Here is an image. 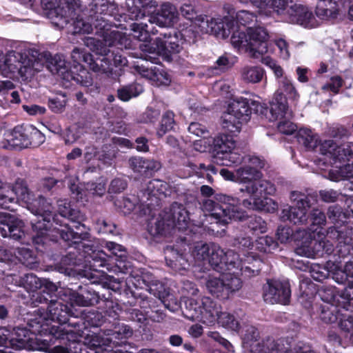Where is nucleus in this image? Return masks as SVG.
<instances>
[{"label":"nucleus","mask_w":353,"mask_h":353,"mask_svg":"<svg viewBox=\"0 0 353 353\" xmlns=\"http://www.w3.org/2000/svg\"><path fill=\"white\" fill-rule=\"evenodd\" d=\"M216 200L218 203L204 199L201 207L210 218L216 220V223L225 225L232 220L242 221L246 217L245 212L239 208L240 200L238 198L219 194Z\"/></svg>","instance_id":"nucleus-5"},{"label":"nucleus","mask_w":353,"mask_h":353,"mask_svg":"<svg viewBox=\"0 0 353 353\" xmlns=\"http://www.w3.org/2000/svg\"><path fill=\"white\" fill-rule=\"evenodd\" d=\"M216 307L218 310L216 315V321L223 327L232 331L239 332L241 330L239 321L234 316L227 312H221V306L216 303Z\"/></svg>","instance_id":"nucleus-34"},{"label":"nucleus","mask_w":353,"mask_h":353,"mask_svg":"<svg viewBox=\"0 0 353 353\" xmlns=\"http://www.w3.org/2000/svg\"><path fill=\"white\" fill-rule=\"evenodd\" d=\"M278 345L272 338H267L253 346L252 353H277Z\"/></svg>","instance_id":"nucleus-49"},{"label":"nucleus","mask_w":353,"mask_h":353,"mask_svg":"<svg viewBox=\"0 0 353 353\" xmlns=\"http://www.w3.org/2000/svg\"><path fill=\"white\" fill-rule=\"evenodd\" d=\"M168 184L159 179H153L150 181L148 185L146 191L150 200V203L145 201V205L148 207V213L150 214L154 208V204L159 205V200L161 195L166 196L168 194Z\"/></svg>","instance_id":"nucleus-27"},{"label":"nucleus","mask_w":353,"mask_h":353,"mask_svg":"<svg viewBox=\"0 0 353 353\" xmlns=\"http://www.w3.org/2000/svg\"><path fill=\"white\" fill-rule=\"evenodd\" d=\"M152 83L159 86L161 85H167L170 82L169 75L162 70L157 68L154 74L152 77Z\"/></svg>","instance_id":"nucleus-64"},{"label":"nucleus","mask_w":353,"mask_h":353,"mask_svg":"<svg viewBox=\"0 0 353 353\" xmlns=\"http://www.w3.org/2000/svg\"><path fill=\"white\" fill-rule=\"evenodd\" d=\"M48 318L53 321L63 324L67 323L72 315L71 310L61 301H50L48 306Z\"/></svg>","instance_id":"nucleus-31"},{"label":"nucleus","mask_w":353,"mask_h":353,"mask_svg":"<svg viewBox=\"0 0 353 353\" xmlns=\"http://www.w3.org/2000/svg\"><path fill=\"white\" fill-rule=\"evenodd\" d=\"M95 28L97 34L103 38L104 43L93 37H86L84 44L96 54L108 56L110 50L108 47L118 46L120 48H131V41L125 33L117 30H111L110 26L103 17H96Z\"/></svg>","instance_id":"nucleus-4"},{"label":"nucleus","mask_w":353,"mask_h":353,"mask_svg":"<svg viewBox=\"0 0 353 353\" xmlns=\"http://www.w3.org/2000/svg\"><path fill=\"white\" fill-rule=\"evenodd\" d=\"M93 0H41L44 9L49 10V14L53 17L63 19L65 23L69 19H72L75 11L80 9L83 11V7L89 6L91 10L96 5L92 4Z\"/></svg>","instance_id":"nucleus-13"},{"label":"nucleus","mask_w":353,"mask_h":353,"mask_svg":"<svg viewBox=\"0 0 353 353\" xmlns=\"http://www.w3.org/2000/svg\"><path fill=\"white\" fill-rule=\"evenodd\" d=\"M331 235L336 236V252L341 257L353 255V231L352 228L345 230H332Z\"/></svg>","instance_id":"nucleus-26"},{"label":"nucleus","mask_w":353,"mask_h":353,"mask_svg":"<svg viewBox=\"0 0 353 353\" xmlns=\"http://www.w3.org/2000/svg\"><path fill=\"white\" fill-rule=\"evenodd\" d=\"M189 224L188 212L183 205L174 203L170 208L160 213L154 222L150 223L149 232L153 236H157L163 234L167 230L174 228L185 230Z\"/></svg>","instance_id":"nucleus-7"},{"label":"nucleus","mask_w":353,"mask_h":353,"mask_svg":"<svg viewBox=\"0 0 353 353\" xmlns=\"http://www.w3.org/2000/svg\"><path fill=\"white\" fill-rule=\"evenodd\" d=\"M79 124L68 127L62 134L65 144H72L77 141L81 136Z\"/></svg>","instance_id":"nucleus-53"},{"label":"nucleus","mask_w":353,"mask_h":353,"mask_svg":"<svg viewBox=\"0 0 353 353\" xmlns=\"http://www.w3.org/2000/svg\"><path fill=\"white\" fill-rule=\"evenodd\" d=\"M58 211L63 217L69 219L73 223V228L77 230L85 228V225L81 222L84 220L83 215L80 211L72 209L67 199H60L57 201Z\"/></svg>","instance_id":"nucleus-29"},{"label":"nucleus","mask_w":353,"mask_h":353,"mask_svg":"<svg viewBox=\"0 0 353 353\" xmlns=\"http://www.w3.org/2000/svg\"><path fill=\"white\" fill-rule=\"evenodd\" d=\"M241 336L245 348L251 352L253 346L259 342L260 334L256 327L252 325H245L241 331Z\"/></svg>","instance_id":"nucleus-35"},{"label":"nucleus","mask_w":353,"mask_h":353,"mask_svg":"<svg viewBox=\"0 0 353 353\" xmlns=\"http://www.w3.org/2000/svg\"><path fill=\"white\" fill-rule=\"evenodd\" d=\"M192 254L196 262L202 263L203 265L208 264L219 272L223 271L225 259L237 258L234 251L232 250L224 251L215 243H197Z\"/></svg>","instance_id":"nucleus-10"},{"label":"nucleus","mask_w":353,"mask_h":353,"mask_svg":"<svg viewBox=\"0 0 353 353\" xmlns=\"http://www.w3.org/2000/svg\"><path fill=\"white\" fill-rule=\"evenodd\" d=\"M28 132L30 147H37L44 142L45 136L37 128L32 125H28Z\"/></svg>","instance_id":"nucleus-54"},{"label":"nucleus","mask_w":353,"mask_h":353,"mask_svg":"<svg viewBox=\"0 0 353 353\" xmlns=\"http://www.w3.org/2000/svg\"><path fill=\"white\" fill-rule=\"evenodd\" d=\"M240 191L245 192L253 201L252 202L248 199H244L242 204L245 208L268 212H274L276 209V203L272 199L267 197L268 195H273L276 188L272 183L266 180L259 178L251 181L244 185Z\"/></svg>","instance_id":"nucleus-6"},{"label":"nucleus","mask_w":353,"mask_h":353,"mask_svg":"<svg viewBox=\"0 0 353 353\" xmlns=\"http://www.w3.org/2000/svg\"><path fill=\"white\" fill-rule=\"evenodd\" d=\"M291 294L288 282L270 280L263 285V299L265 302L274 304H287Z\"/></svg>","instance_id":"nucleus-19"},{"label":"nucleus","mask_w":353,"mask_h":353,"mask_svg":"<svg viewBox=\"0 0 353 353\" xmlns=\"http://www.w3.org/2000/svg\"><path fill=\"white\" fill-rule=\"evenodd\" d=\"M250 2L257 7L261 12L269 15L272 11L279 14L286 16V11L292 3V0H250Z\"/></svg>","instance_id":"nucleus-28"},{"label":"nucleus","mask_w":353,"mask_h":353,"mask_svg":"<svg viewBox=\"0 0 353 353\" xmlns=\"http://www.w3.org/2000/svg\"><path fill=\"white\" fill-rule=\"evenodd\" d=\"M68 301L72 306L87 307L90 305V299H85L76 292H69Z\"/></svg>","instance_id":"nucleus-61"},{"label":"nucleus","mask_w":353,"mask_h":353,"mask_svg":"<svg viewBox=\"0 0 353 353\" xmlns=\"http://www.w3.org/2000/svg\"><path fill=\"white\" fill-rule=\"evenodd\" d=\"M323 239H325L323 228H319L317 232L313 231L310 234V240L303 241L301 245L296 249V252L299 255L308 258H314L316 255H322L323 254Z\"/></svg>","instance_id":"nucleus-23"},{"label":"nucleus","mask_w":353,"mask_h":353,"mask_svg":"<svg viewBox=\"0 0 353 353\" xmlns=\"http://www.w3.org/2000/svg\"><path fill=\"white\" fill-rule=\"evenodd\" d=\"M272 119L273 120H280L278 123L277 128L279 132L285 134H292L297 130V126L295 123L290 121V119L292 118L293 114H292V117L288 118L286 117H279L276 118L272 114Z\"/></svg>","instance_id":"nucleus-52"},{"label":"nucleus","mask_w":353,"mask_h":353,"mask_svg":"<svg viewBox=\"0 0 353 353\" xmlns=\"http://www.w3.org/2000/svg\"><path fill=\"white\" fill-rule=\"evenodd\" d=\"M319 152L324 160L329 161L332 169L328 177L334 181L344 179L353 165V143L348 142L337 145L332 140H324L319 145Z\"/></svg>","instance_id":"nucleus-2"},{"label":"nucleus","mask_w":353,"mask_h":353,"mask_svg":"<svg viewBox=\"0 0 353 353\" xmlns=\"http://www.w3.org/2000/svg\"><path fill=\"white\" fill-rule=\"evenodd\" d=\"M352 0H318L315 14L321 20L336 19L352 3Z\"/></svg>","instance_id":"nucleus-20"},{"label":"nucleus","mask_w":353,"mask_h":353,"mask_svg":"<svg viewBox=\"0 0 353 353\" xmlns=\"http://www.w3.org/2000/svg\"><path fill=\"white\" fill-rule=\"evenodd\" d=\"M14 195L27 204V207L34 199L30 192L26 183L23 180H17L11 189L9 186H2L0 181V205L5 209H10V203L14 201Z\"/></svg>","instance_id":"nucleus-16"},{"label":"nucleus","mask_w":353,"mask_h":353,"mask_svg":"<svg viewBox=\"0 0 353 353\" xmlns=\"http://www.w3.org/2000/svg\"><path fill=\"white\" fill-rule=\"evenodd\" d=\"M52 206L51 203L48 202L43 196L39 195L37 198H34L28 206V209L32 213L39 215L42 218L43 222L39 220L32 223V229L34 234L33 235V242L37 245L46 244L50 240V234L48 233L47 225L50 221L52 216Z\"/></svg>","instance_id":"nucleus-9"},{"label":"nucleus","mask_w":353,"mask_h":353,"mask_svg":"<svg viewBox=\"0 0 353 353\" xmlns=\"http://www.w3.org/2000/svg\"><path fill=\"white\" fill-rule=\"evenodd\" d=\"M241 272L233 271L222 274L224 283L227 290H228V295L230 292L239 290L242 286V281L239 278Z\"/></svg>","instance_id":"nucleus-45"},{"label":"nucleus","mask_w":353,"mask_h":353,"mask_svg":"<svg viewBox=\"0 0 353 353\" xmlns=\"http://www.w3.org/2000/svg\"><path fill=\"white\" fill-rule=\"evenodd\" d=\"M243 158L237 152L231 150L224 154V158H220L218 163L225 166H231L233 164L243 163Z\"/></svg>","instance_id":"nucleus-58"},{"label":"nucleus","mask_w":353,"mask_h":353,"mask_svg":"<svg viewBox=\"0 0 353 353\" xmlns=\"http://www.w3.org/2000/svg\"><path fill=\"white\" fill-rule=\"evenodd\" d=\"M181 44L182 41L179 39L176 32L173 34L169 33L164 34L163 38L157 37L152 45H141V50L143 52L168 57L170 54L179 52L182 48Z\"/></svg>","instance_id":"nucleus-15"},{"label":"nucleus","mask_w":353,"mask_h":353,"mask_svg":"<svg viewBox=\"0 0 353 353\" xmlns=\"http://www.w3.org/2000/svg\"><path fill=\"white\" fill-rule=\"evenodd\" d=\"M214 149L216 151L214 157L216 162L219 163L220 158H224V154L235 148V141L231 136L221 134L214 139Z\"/></svg>","instance_id":"nucleus-32"},{"label":"nucleus","mask_w":353,"mask_h":353,"mask_svg":"<svg viewBox=\"0 0 353 353\" xmlns=\"http://www.w3.org/2000/svg\"><path fill=\"white\" fill-rule=\"evenodd\" d=\"M174 125V113L167 111L162 117L161 128L157 132L158 135L162 137L167 131L172 130Z\"/></svg>","instance_id":"nucleus-55"},{"label":"nucleus","mask_w":353,"mask_h":353,"mask_svg":"<svg viewBox=\"0 0 353 353\" xmlns=\"http://www.w3.org/2000/svg\"><path fill=\"white\" fill-rule=\"evenodd\" d=\"M291 199L296 201L294 206L282 210L281 218L294 224H304L307 220V211L310 205L307 198L301 193L292 192Z\"/></svg>","instance_id":"nucleus-18"},{"label":"nucleus","mask_w":353,"mask_h":353,"mask_svg":"<svg viewBox=\"0 0 353 353\" xmlns=\"http://www.w3.org/2000/svg\"><path fill=\"white\" fill-rule=\"evenodd\" d=\"M130 30L132 32L134 37L137 39L139 41L143 42V44H153V43H150V34H155L157 31L154 30V28L148 29V24L143 23H133L130 25ZM141 46V44L140 46Z\"/></svg>","instance_id":"nucleus-36"},{"label":"nucleus","mask_w":353,"mask_h":353,"mask_svg":"<svg viewBox=\"0 0 353 353\" xmlns=\"http://www.w3.org/2000/svg\"><path fill=\"white\" fill-rule=\"evenodd\" d=\"M101 334H88L84 339L83 343L89 349L95 351L96 353H99L100 349L103 346H109L112 343V339L107 336Z\"/></svg>","instance_id":"nucleus-40"},{"label":"nucleus","mask_w":353,"mask_h":353,"mask_svg":"<svg viewBox=\"0 0 353 353\" xmlns=\"http://www.w3.org/2000/svg\"><path fill=\"white\" fill-rule=\"evenodd\" d=\"M268 40L269 34L262 27L248 28L245 31L237 30L230 39L238 52L248 54L253 59H259L269 52Z\"/></svg>","instance_id":"nucleus-3"},{"label":"nucleus","mask_w":353,"mask_h":353,"mask_svg":"<svg viewBox=\"0 0 353 353\" xmlns=\"http://www.w3.org/2000/svg\"><path fill=\"white\" fill-rule=\"evenodd\" d=\"M48 325H44V327L47 330H49L50 334L51 336L50 339V341L54 343V341H52V339H69V335L71 334L69 331L65 330L62 326H51L50 327H46ZM46 332L44 330L43 333Z\"/></svg>","instance_id":"nucleus-57"},{"label":"nucleus","mask_w":353,"mask_h":353,"mask_svg":"<svg viewBox=\"0 0 353 353\" xmlns=\"http://www.w3.org/2000/svg\"><path fill=\"white\" fill-rule=\"evenodd\" d=\"M46 61V67L52 74H57L68 81L72 80L85 87L92 84V79L89 72L80 65L79 73L74 75L66 70L65 61L59 54L52 57L50 53L39 54L37 51H10L4 55L3 69L11 72L18 70L21 76L27 79L40 72Z\"/></svg>","instance_id":"nucleus-1"},{"label":"nucleus","mask_w":353,"mask_h":353,"mask_svg":"<svg viewBox=\"0 0 353 353\" xmlns=\"http://www.w3.org/2000/svg\"><path fill=\"white\" fill-rule=\"evenodd\" d=\"M206 287L209 292L216 297L226 299L229 296L222 275L220 278L210 277L207 281Z\"/></svg>","instance_id":"nucleus-38"},{"label":"nucleus","mask_w":353,"mask_h":353,"mask_svg":"<svg viewBox=\"0 0 353 353\" xmlns=\"http://www.w3.org/2000/svg\"><path fill=\"white\" fill-rule=\"evenodd\" d=\"M90 69L95 72L105 74L110 76L114 73V68L110 57H104L102 59H97L90 64Z\"/></svg>","instance_id":"nucleus-46"},{"label":"nucleus","mask_w":353,"mask_h":353,"mask_svg":"<svg viewBox=\"0 0 353 353\" xmlns=\"http://www.w3.org/2000/svg\"><path fill=\"white\" fill-rule=\"evenodd\" d=\"M248 226L254 232L264 233L267 230L265 221L261 217L256 216L248 218Z\"/></svg>","instance_id":"nucleus-56"},{"label":"nucleus","mask_w":353,"mask_h":353,"mask_svg":"<svg viewBox=\"0 0 353 353\" xmlns=\"http://www.w3.org/2000/svg\"><path fill=\"white\" fill-rule=\"evenodd\" d=\"M339 310L336 305L327 303L321 306L320 317L325 323H335L339 319Z\"/></svg>","instance_id":"nucleus-50"},{"label":"nucleus","mask_w":353,"mask_h":353,"mask_svg":"<svg viewBox=\"0 0 353 353\" xmlns=\"http://www.w3.org/2000/svg\"><path fill=\"white\" fill-rule=\"evenodd\" d=\"M296 137L300 143L309 149L319 148L320 143L323 142V141L319 139L317 134L313 133L312 130L305 128L300 129L298 131Z\"/></svg>","instance_id":"nucleus-39"},{"label":"nucleus","mask_w":353,"mask_h":353,"mask_svg":"<svg viewBox=\"0 0 353 353\" xmlns=\"http://www.w3.org/2000/svg\"><path fill=\"white\" fill-rule=\"evenodd\" d=\"M195 25L201 33H210L217 38L225 39L230 33L234 20L230 16L208 19L206 16L200 15L196 18Z\"/></svg>","instance_id":"nucleus-14"},{"label":"nucleus","mask_w":353,"mask_h":353,"mask_svg":"<svg viewBox=\"0 0 353 353\" xmlns=\"http://www.w3.org/2000/svg\"><path fill=\"white\" fill-rule=\"evenodd\" d=\"M184 315L190 319L198 320L205 324L214 323L218 310L216 303L209 297H189L184 301Z\"/></svg>","instance_id":"nucleus-11"},{"label":"nucleus","mask_w":353,"mask_h":353,"mask_svg":"<svg viewBox=\"0 0 353 353\" xmlns=\"http://www.w3.org/2000/svg\"><path fill=\"white\" fill-rule=\"evenodd\" d=\"M277 243L269 236L258 238L254 243V250L261 252H270L277 248Z\"/></svg>","instance_id":"nucleus-51"},{"label":"nucleus","mask_w":353,"mask_h":353,"mask_svg":"<svg viewBox=\"0 0 353 353\" xmlns=\"http://www.w3.org/2000/svg\"><path fill=\"white\" fill-rule=\"evenodd\" d=\"M286 17L293 23L299 24L305 28H315L318 21L312 11L302 4L291 5L286 11Z\"/></svg>","instance_id":"nucleus-21"},{"label":"nucleus","mask_w":353,"mask_h":353,"mask_svg":"<svg viewBox=\"0 0 353 353\" xmlns=\"http://www.w3.org/2000/svg\"><path fill=\"white\" fill-rule=\"evenodd\" d=\"M237 258H230L224 259V264H223V270H228L229 272L234 269V271L241 272V274H245L249 276L248 273L251 272V268L245 265V263H250L251 260L250 256L243 261L239 259V256L236 254Z\"/></svg>","instance_id":"nucleus-37"},{"label":"nucleus","mask_w":353,"mask_h":353,"mask_svg":"<svg viewBox=\"0 0 353 353\" xmlns=\"http://www.w3.org/2000/svg\"><path fill=\"white\" fill-rule=\"evenodd\" d=\"M265 70L259 65H245L240 70L241 79L246 83H257L262 81Z\"/></svg>","instance_id":"nucleus-33"},{"label":"nucleus","mask_w":353,"mask_h":353,"mask_svg":"<svg viewBox=\"0 0 353 353\" xmlns=\"http://www.w3.org/2000/svg\"><path fill=\"white\" fill-rule=\"evenodd\" d=\"M251 108L247 99H234L228 105L222 116L223 128L232 134L239 133L243 123L250 120Z\"/></svg>","instance_id":"nucleus-8"},{"label":"nucleus","mask_w":353,"mask_h":353,"mask_svg":"<svg viewBox=\"0 0 353 353\" xmlns=\"http://www.w3.org/2000/svg\"><path fill=\"white\" fill-rule=\"evenodd\" d=\"M105 247L115 256H118L119 259L115 266L109 268V264L107 263V255L103 251H99L93 256L94 262H99V266L105 267L108 271H113L114 272L127 273L128 269L130 268L129 263H125L126 251L124 248L116 243L110 241L106 242Z\"/></svg>","instance_id":"nucleus-17"},{"label":"nucleus","mask_w":353,"mask_h":353,"mask_svg":"<svg viewBox=\"0 0 353 353\" xmlns=\"http://www.w3.org/2000/svg\"><path fill=\"white\" fill-rule=\"evenodd\" d=\"M55 232L59 234L61 238L65 241L77 243L85 238L86 233L74 232L70 227L65 225L63 228H55Z\"/></svg>","instance_id":"nucleus-47"},{"label":"nucleus","mask_w":353,"mask_h":353,"mask_svg":"<svg viewBox=\"0 0 353 353\" xmlns=\"http://www.w3.org/2000/svg\"><path fill=\"white\" fill-rule=\"evenodd\" d=\"M286 97L296 102L299 100V94L292 81L284 77L279 81V88L270 103V113L276 118L292 117V112L288 110Z\"/></svg>","instance_id":"nucleus-12"},{"label":"nucleus","mask_w":353,"mask_h":353,"mask_svg":"<svg viewBox=\"0 0 353 353\" xmlns=\"http://www.w3.org/2000/svg\"><path fill=\"white\" fill-rule=\"evenodd\" d=\"M28 126L18 125L4 133V141L1 147L6 149H23L30 147L28 139Z\"/></svg>","instance_id":"nucleus-22"},{"label":"nucleus","mask_w":353,"mask_h":353,"mask_svg":"<svg viewBox=\"0 0 353 353\" xmlns=\"http://www.w3.org/2000/svg\"><path fill=\"white\" fill-rule=\"evenodd\" d=\"M237 182L244 183L259 179L261 176V172L254 168H250L247 165L243 164L236 170Z\"/></svg>","instance_id":"nucleus-44"},{"label":"nucleus","mask_w":353,"mask_h":353,"mask_svg":"<svg viewBox=\"0 0 353 353\" xmlns=\"http://www.w3.org/2000/svg\"><path fill=\"white\" fill-rule=\"evenodd\" d=\"M30 329L27 330L23 327H17L14 330L10 336V340H15L19 343H24L28 340L32 339L30 337V333L33 334H42L46 329L44 327V324H41L40 321L37 319L32 320L29 323Z\"/></svg>","instance_id":"nucleus-30"},{"label":"nucleus","mask_w":353,"mask_h":353,"mask_svg":"<svg viewBox=\"0 0 353 353\" xmlns=\"http://www.w3.org/2000/svg\"><path fill=\"white\" fill-rule=\"evenodd\" d=\"M132 333V330L128 325L121 324L115 326L112 331H107L104 334L112 339V343L119 345H120L119 341L131 337Z\"/></svg>","instance_id":"nucleus-41"},{"label":"nucleus","mask_w":353,"mask_h":353,"mask_svg":"<svg viewBox=\"0 0 353 353\" xmlns=\"http://www.w3.org/2000/svg\"><path fill=\"white\" fill-rule=\"evenodd\" d=\"M19 286H22L28 291H35L42 287V280L33 274H27L15 279Z\"/></svg>","instance_id":"nucleus-42"},{"label":"nucleus","mask_w":353,"mask_h":353,"mask_svg":"<svg viewBox=\"0 0 353 353\" xmlns=\"http://www.w3.org/2000/svg\"><path fill=\"white\" fill-rule=\"evenodd\" d=\"M325 223V216L324 213L318 209L313 210L312 214V228L310 229L311 232L315 231L317 232L319 228H323L321 226Z\"/></svg>","instance_id":"nucleus-59"},{"label":"nucleus","mask_w":353,"mask_h":353,"mask_svg":"<svg viewBox=\"0 0 353 353\" xmlns=\"http://www.w3.org/2000/svg\"><path fill=\"white\" fill-rule=\"evenodd\" d=\"M128 16L132 20H139L145 16V7L141 0H127Z\"/></svg>","instance_id":"nucleus-48"},{"label":"nucleus","mask_w":353,"mask_h":353,"mask_svg":"<svg viewBox=\"0 0 353 353\" xmlns=\"http://www.w3.org/2000/svg\"><path fill=\"white\" fill-rule=\"evenodd\" d=\"M92 30V26L90 22L85 21L83 19L77 18L74 21V34H88Z\"/></svg>","instance_id":"nucleus-63"},{"label":"nucleus","mask_w":353,"mask_h":353,"mask_svg":"<svg viewBox=\"0 0 353 353\" xmlns=\"http://www.w3.org/2000/svg\"><path fill=\"white\" fill-rule=\"evenodd\" d=\"M237 23L242 26H247L254 23L256 20V15L247 10H240L236 16Z\"/></svg>","instance_id":"nucleus-62"},{"label":"nucleus","mask_w":353,"mask_h":353,"mask_svg":"<svg viewBox=\"0 0 353 353\" xmlns=\"http://www.w3.org/2000/svg\"><path fill=\"white\" fill-rule=\"evenodd\" d=\"M143 92V86L140 83H134L119 88L117 90V95L121 101H128L132 97L139 96Z\"/></svg>","instance_id":"nucleus-43"},{"label":"nucleus","mask_w":353,"mask_h":353,"mask_svg":"<svg viewBox=\"0 0 353 353\" xmlns=\"http://www.w3.org/2000/svg\"><path fill=\"white\" fill-rule=\"evenodd\" d=\"M178 15L176 8L165 3L161 5L156 14L150 16L148 21L151 24L155 23L160 27H170L176 22Z\"/></svg>","instance_id":"nucleus-25"},{"label":"nucleus","mask_w":353,"mask_h":353,"mask_svg":"<svg viewBox=\"0 0 353 353\" xmlns=\"http://www.w3.org/2000/svg\"><path fill=\"white\" fill-rule=\"evenodd\" d=\"M261 58H262V59H261L262 63H263L266 66L269 67L273 71L275 77L277 79L283 78V73H284L283 70L281 68V66L280 65H279L275 60L272 59L270 57H262Z\"/></svg>","instance_id":"nucleus-60"},{"label":"nucleus","mask_w":353,"mask_h":353,"mask_svg":"<svg viewBox=\"0 0 353 353\" xmlns=\"http://www.w3.org/2000/svg\"><path fill=\"white\" fill-rule=\"evenodd\" d=\"M0 234L19 240L24 236L23 222L10 214H0Z\"/></svg>","instance_id":"nucleus-24"}]
</instances>
